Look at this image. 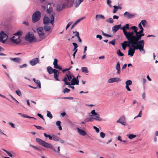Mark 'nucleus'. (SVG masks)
I'll list each match as a JSON object with an SVG mask.
<instances>
[{
	"label": "nucleus",
	"instance_id": "obj_1",
	"mask_svg": "<svg viewBox=\"0 0 158 158\" xmlns=\"http://www.w3.org/2000/svg\"><path fill=\"white\" fill-rule=\"evenodd\" d=\"M131 45H132L136 49L139 50L140 52L144 54L145 52L144 49V41L143 40H137L131 37Z\"/></svg>",
	"mask_w": 158,
	"mask_h": 158
},
{
	"label": "nucleus",
	"instance_id": "obj_2",
	"mask_svg": "<svg viewBox=\"0 0 158 158\" xmlns=\"http://www.w3.org/2000/svg\"><path fill=\"white\" fill-rule=\"evenodd\" d=\"M36 141L40 145H42L43 146L47 148L52 149L54 152L56 150L53 149V146L50 143H48L45 141L39 138L36 139Z\"/></svg>",
	"mask_w": 158,
	"mask_h": 158
},
{
	"label": "nucleus",
	"instance_id": "obj_3",
	"mask_svg": "<svg viewBox=\"0 0 158 158\" xmlns=\"http://www.w3.org/2000/svg\"><path fill=\"white\" fill-rule=\"evenodd\" d=\"M25 39L30 43L37 42V41L33 34L28 32L25 37Z\"/></svg>",
	"mask_w": 158,
	"mask_h": 158
},
{
	"label": "nucleus",
	"instance_id": "obj_4",
	"mask_svg": "<svg viewBox=\"0 0 158 158\" xmlns=\"http://www.w3.org/2000/svg\"><path fill=\"white\" fill-rule=\"evenodd\" d=\"M129 29V25L128 24H126L124 27H121V29L123 30V32L126 37L131 38L133 35L132 32H127L126 29Z\"/></svg>",
	"mask_w": 158,
	"mask_h": 158
},
{
	"label": "nucleus",
	"instance_id": "obj_5",
	"mask_svg": "<svg viewBox=\"0 0 158 158\" xmlns=\"http://www.w3.org/2000/svg\"><path fill=\"white\" fill-rule=\"evenodd\" d=\"M8 38V35L3 31L0 32V42L5 44H7L8 43L7 42Z\"/></svg>",
	"mask_w": 158,
	"mask_h": 158
},
{
	"label": "nucleus",
	"instance_id": "obj_6",
	"mask_svg": "<svg viewBox=\"0 0 158 158\" xmlns=\"http://www.w3.org/2000/svg\"><path fill=\"white\" fill-rule=\"evenodd\" d=\"M73 77V75L71 73L70 71H68V73L66 74L65 77L62 80V81L64 82L65 85H70V83L67 82L68 79L69 81H71V79L72 77Z\"/></svg>",
	"mask_w": 158,
	"mask_h": 158
},
{
	"label": "nucleus",
	"instance_id": "obj_7",
	"mask_svg": "<svg viewBox=\"0 0 158 158\" xmlns=\"http://www.w3.org/2000/svg\"><path fill=\"white\" fill-rule=\"evenodd\" d=\"M41 13L39 11L35 12L33 15L32 18V21L35 23L38 22L40 19Z\"/></svg>",
	"mask_w": 158,
	"mask_h": 158
},
{
	"label": "nucleus",
	"instance_id": "obj_8",
	"mask_svg": "<svg viewBox=\"0 0 158 158\" xmlns=\"http://www.w3.org/2000/svg\"><path fill=\"white\" fill-rule=\"evenodd\" d=\"M75 0H64L63 1V7L66 8L73 6Z\"/></svg>",
	"mask_w": 158,
	"mask_h": 158
},
{
	"label": "nucleus",
	"instance_id": "obj_9",
	"mask_svg": "<svg viewBox=\"0 0 158 158\" xmlns=\"http://www.w3.org/2000/svg\"><path fill=\"white\" fill-rule=\"evenodd\" d=\"M50 19L47 16H45L43 19L44 23V24H46L49 23L50 22L51 24L53 25L54 23V17L53 15H52L50 17Z\"/></svg>",
	"mask_w": 158,
	"mask_h": 158
},
{
	"label": "nucleus",
	"instance_id": "obj_10",
	"mask_svg": "<svg viewBox=\"0 0 158 158\" xmlns=\"http://www.w3.org/2000/svg\"><path fill=\"white\" fill-rule=\"evenodd\" d=\"M126 38L127 39L128 41H124L121 44L122 48L123 50H125L127 47H130V46L131 45V38L126 37Z\"/></svg>",
	"mask_w": 158,
	"mask_h": 158
},
{
	"label": "nucleus",
	"instance_id": "obj_11",
	"mask_svg": "<svg viewBox=\"0 0 158 158\" xmlns=\"http://www.w3.org/2000/svg\"><path fill=\"white\" fill-rule=\"evenodd\" d=\"M38 33L39 35L40 40H41L44 39L46 36L44 32V28L42 27H40L37 29Z\"/></svg>",
	"mask_w": 158,
	"mask_h": 158
},
{
	"label": "nucleus",
	"instance_id": "obj_12",
	"mask_svg": "<svg viewBox=\"0 0 158 158\" xmlns=\"http://www.w3.org/2000/svg\"><path fill=\"white\" fill-rule=\"evenodd\" d=\"M11 42L15 44H18L21 42V40L19 37L15 36H13L10 39Z\"/></svg>",
	"mask_w": 158,
	"mask_h": 158
},
{
	"label": "nucleus",
	"instance_id": "obj_13",
	"mask_svg": "<svg viewBox=\"0 0 158 158\" xmlns=\"http://www.w3.org/2000/svg\"><path fill=\"white\" fill-rule=\"evenodd\" d=\"M136 49L132 45H131V46L129 47L128 54V55H130L131 56H133Z\"/></svg>",
	"mask_w": 158,
	"mask_h": 158
},
{
	"label": "nucleus",
	"instance_id": "obj_14",
	"mask_svg": "<svg viewBox=\"0 0 158 158\" xmlns=\"http://www.w3.org/2000/svg\"><path fill=\"white\" fill-rule=\"evenodd\" d=\"M121 80L119 78L116 77L109 79L108 80V82L109 83H112L114 82H118Z\"/></svg>",
	"mask_w": 158,
	"mask_h": 158
},
{
	"label": "nucleus",
	"instance_id": "obj_15",
	"mask_svg": "<svg viewBox=\"0 0 158 158\" xmlns=\"http://www.w3.org/2000/svg\"><path fill=\"white\" fill-rule=\"evenodd\" d=\"M39 60L38 58H35L31 60L29 62V64L32 66H34L39 62Z\"/></svg>",
	"mask_w": 158,
	"mask_h": 158
},
{
	"label": "nucleus",
	"instance_id": "obj_16",
	"mask_svg": "<svg viewBox=\"0 0 158 158\" xmlns=\"http://www.w3.org/2000/svg\"><path fill=\"white\" fill-rule=\"evenodd\" d=\"M117 123H119L123 125H126L125 118L124 116H123L120 118L117 121Z\"/></svg>",
	"mask_w": 158,
	"mask_h": 158
},
{
	"label": "nucleus",
	"instance_id": "obj_17",
	"mask_svg": "<svg viewBox=\"0 0 158 158\" xmlns=\"http://www.w3.org/2000/svg\"><path fill=\"white\" fill-rule=\"evenodd\" d=\"M2 150L5 152L8 155V156L10 157H15L16 156V154L13 151H10L9 152L7 150L4 149H2Z\"/></svg>",
	"mask_w": 158,
	"mask_h": 158
},
{
	"label": "nucleus",
	"instance_id": "obj_18",
	"mask_svg": "<svg viewBox=\"0 0 158 158\" xmlns=\"http://www.w3.org/2000/svg\"><path fill=\"white\" fill-rule=\"evenodd\" d=\"M144 35V34L142 33H139V34H138V35H132L131 36L132 37L135 38L137 40H141V37Z\"/></svg>",
	"mask_w": 158,
	"mask_h": 158
},
{
	"label": "nucleus",
	"instance_id": "obj_19",
	"mask_svg": "<svg viewBox=\"0 0 158 158\" xmlns=\"http://www.w3.org/2000/svg\"><path fill=\"white\" fill-rule=\"evenodd\" d=\"M121 28V25L119 24L118 25L114 26L112 27V31L114 33H115L119 28Z\"/></svg>",
	"mask_w": 158,
	"mask_h": 158
},
{
	"label": "nucleus",
	"instance_id": "obj_20",
	"mask_svg": "<svg viewBox=\"0 0 158 158\" xmlns=\"http://www.w3.org/2000/svg\"><path fill=\"white\" fill-rule=\"evenodd\" d=\"M78 85L79 84V81L77 79L73 77L72 80H71V84L70 85Z\"/></svg>",
	"mask_w": 158,
	"mask_h": 158
},
{
	"label": "nucleus",
	"instance_id": "obj_21",
	"mask_svg": "<svg viewBox=\"0 0 158 158\" xmlns=\"http://www.w3.org/2000/svg\"><path fill=\"white\" fill-rule=\"evenodd\" d=\"M124 15L129 19L133 18L134 17L135 15L134 14H131L127 12H126L124 14Z\"/></svg>",
	"mask_w": 158,
	"mask_h": 158
},
{
	"label": "nucleus",
	"instance_id": "obj_22",
	"mask_svg": "<svg viewBox=\"0 0 158 158\" xmlns=\"http://www.w3.org/2000/svg\"><path fill=\"white\" fill-rule=\"evenodd\" d=\"M54 71L53 73H54V77L55 80L56 81H59L58 79V76L59 75V72L56 69V70H54Z\"/></svg>",
	"mask_w": 158,
	"mask_h": 158
},
{
	"label": "nucleus",
	"instance_id": "obj_23",
	"mask_svg": "<svg viewBox=\"0 0 158 158\" xmlns=\"http://www.w3.org/2000/svg\"><path fill=\"white\" fill-rule=\"evenodd\" d=\"M116 69L117 70L116 74L119 75L120 72V64L119 62H118L116 64Z\"/></svg>",
	"mask_w": 158,
	"mask_h": 158
},
{
	"label": "nucleus",
	"instance_id": "obj_24",
	"mask_svg": "<svg viewBox=\"0 0 158 158\" xmlns=\"http://www.w3.org/2000/svg\"><path fill=\"white\" fill-rule=\"evenodd\" d=\"M77 131L79 134L83 136H85L86 134V132L83 130L77 128Z\"/></svg>",
	"mask_w": 158,
	"mask_h": 158
},
{
	"label": "nucleus",
	"instance_id": "obj_25",
	"mask_svg": "<svg viewBox=\"0 0 158 158\" xmlns=\"http://www.w3.org/2000/svg\"><path fill=\"white\" fill-rule=\"evenodd\" d=\"M47 71L49 73L52 74L54 71V70H56V69H52L51 67L48 66L47 68Z\"/></svg>",
	"mask_w": 158,
	"mask_h": 158
},
{
	"label": "nucleus",
	"instance_id": "obj_26",
	"mask_svg": "<svg viewBox=\"0 0 158 158\" xmlns=\"http://www.w3.org/2000/svg\"><path fill=\"white\" fill-rule=\"evenodd\" d=\"M66 8L65 7H64L63 4V3L62 6H61L60 5H57L56 6V10L58 11H61L63 9Z\"/></svg>",
	"mask_w": 158,
	"mask_h": 158
},
{
	"label": "nucleus",
	"instance_id": "obj_27",
	"mask_svg": "<svg viewBox=\"0 0 158 158\" xmlns=\"http://www.w3.org/2000/svg\"><path fill=\"white\" fill-rule=\"evenodd\" d=\"M84 0H77L75 4L76 7H78L80 4L83 2Z\"/></svg>",
	"mask_w": 158,
	"mask_h": 158
},
{
	"label": "nucleus",
	"instance_id": "obj_28",
	"mask_svg": "<svg viewBox=\"0 0 158 158\" xmlns=\"http://www.w3.org/2000/svg\"><path fill=\"white\" fill-rule=\"evenodd\" d=\"M95 18L96 20H98L100 19H104L105 18L104 16L102 15H96Z\"/></svg>",
	"mask_w": 158,
	"mask_h": 158
},
{
	"label": "nucleus",
	"instance_id": "obj_29",
	"mask_svg": "<svg viewBox=\"0 0 158 158\" xmlns=\"http://www.w3.org/2000/svg\"><path fill=\"white\" fill-rule=\"evenodd\" d=\"M130 28L131 29L134 30L133 31H132L133 32V35H134V34L135 33L136 34V32H137V31H138V28L135 26H132Z\"/></svg>",
	"mask_w": 158,
	"mask_h": 158
},
{
	"label": "nucleus",
	"instance_id": "obj_30",
	"mask_svg": "<svg viewBox=\"0 0 158 158\" xmlns=\"http://www.w3.org/2000/svg\"><path fill=\"white\" fill-rule=\"evenodd\" d=\"M44 28L45 31L46 32H51V28L49 26L47 25L44 26Z\"/></svg>",
	"mask_w": 158,
	"mask_h": 158
},
{
	"label": "nucleus",
	"instance_id": "obj_31",
	"mask_svg": "<svg viewBox=\"0 0 158 158\" xmlns=\"http://www.w3.org/2000/svg\"><path fill=\"white\" fill-rule=\"evenodd\" d=\"M33 80L35 83L37 84L39 88H41V86L40 81L38 80H36L35 78H33Z\"/></svg>",
	"mask_w": 158,
	"mask_h": 158
},
{
	"label": "nucleus",
	"instance_id": "obj_32",
	"mask_svg": "<svg viewBox=\"0 0 158 158\" xmlns=\"http://www.w3.org/2000/svg\"><path fill=\"white\" fill-rule=\"evenodd\" d=\"M10 59L11 60L16 62H19L21 60L20 58L19 57L15 58H11Z\"/></svg>",
	"mask_w": 158,
	"mask_h": 158
},
{
	"label": "nucleus",
	"instance_id": "obj_33",
	"mask_svg": "<svg viewBox=\"0 0 158 158\" xmlns=\"http://www.w3.org/2000/svg\"><path fill=\"white\" fill-rule=\"evenodd\" d=\"M89 115L90 116L92 117L93 115H97V113L95 112V110H94L91 111V113H89Z\"/></svg>",
	"mask_w": 158,
	"mask_h": 158
},
{
	"label": "nucleus",
	"instance_id": "obj_34",
	"mask_svg": "<svg viewBox=\"0 0 158 158\" xmlns=\"http://www.w3.org/2000/svg\"><path fill=\"white\" fill-rule=\"evenodd\" d=\"M60 138L57 136L53 135V140L56 141H58L59 140Z\"/></svg>",
	"mask_w": 158,
	"mask_h": 158
},
{
	"label": "nucleus",
	"instance_id": "obj_35",
	"mask_svg": "<svg viewBox=\"0 0 158 158\" xmlns=\"http://www.w3.org/2000/svg\"><path fill=\"white\" fill-rule=\"evenodd\" d=\"M127 136L130 139H132L133 138L136 137V136L135 135L133 134H130V135H127Z\"/></svg>",
	"mask_w": 158,
	"mask_h": 158
},
{
	"label": "nucleus",
	"instance_id": "obj_36",
	"mask_svg": "<svg viewBox=\"0 0 158 158\" xmlns=\"http://www.w3.org/2000/svg\"><path fill=\"white\" fill-rule=\"evenodd\" d=\"M44 135L45 137H48L50 140H51L53 139V135L51 136L50 135H48L46 133H44Z\"/></svg>",
	"mask_w": 158,
	"mask_h": 158
},
{
	"label": "nucleus",
	"instance_id": "obj_37",
	"mask_svg": "<svg viewBox=\"0 0 158 158\" xmlns=\"http://www.w3.org/2000/svg\"><path fill=\"white\" fill-rule=\"evenodd\" d=\"M22 31H19L15 33L14 35L15 36L19 37V38H20V36L22 35Z\"/></svg>",
	"mask_w": 158,
	"mask_h": 158
},
{
	"label": "nucleus",
	"instance_id": "obj_38",
	"mask_svg": "<svg viewBox=\"0 0 158 158\" xmlns=\"http://www.w3.org/2000/svg\"><path fill=\"white\" fill-rule=\"evenodd\" d=\"M81 70L82 72H85V73H89V71L87 69V68L86 67H83L81 68Z\"/></svg>",
	"mask_w": 158,
	"mask_h": 158
},
{
	"label": "nucleus",
	"instance_id": "obj_39",
	"mask_svg": "<svg viewBox=\"0 0 158 158\" xmlns=\"http://www.w3.org/2000/svg\"><path fill=\"white\" fill-rule=\"evenodd\" d=\"M85 119V122H92L94 120V118L93 117H89Z\"/></svg>",
	"mask_w": 158,
	"mask_h": 158
},
{
	"label": "nucleus",
	"instance_id": "obj_40",
	"mask_svg": "<svg viewBox=\"0 0 158 158\" xmlns=\"http://www.w3.org/2000/svg\"><path fill=\"white\" fill-rule=\"evenodd\" d=\"M95 118H94V120H98L99 121H100L102 120V118H101L99 116V115L98 114H97V115H95Z\"/></svg>",
	"mask_w": 158,
	"mask_h": 158
},
{
	"label": "nucleus",
	"instance_id": "obj_41",
	"mask_svg": "<svg viewBox=\"0 0 158 158\" xmlns=\"http://www.w3.org/2000/svg\"><path fill=\"white\" fill-rule=\"evenodd\" d=\"M47 117H49L50 118L52 119V118L53 116L51 112L48 111H47Z\"/></svg>",
	"mask_w": 158,
	"mask_h": 158
},
{
	"label": "nucleus",
	"instance_id": "obj_42",
	"mask_svg": "<svg viewBox=\"0 0 158 158\" xmlns=\"http://www.w3.org/2000/svg\"><path fill=\"white\" fill-rule=\"evenodd\" d=\"M106 21L110 23H113L114 21L112 18H110L106 20Z\"/></svg>",
	"mask_w": 158,
	"mask_h": 158
},
{
	"label": "nucleus",
	"instance_id": "obj_43",
	"mask_svg": "<svg viewBox=\"0 0 158 158\" xmlns=\"http://www.w3.org/2000/svg\"><path fill=\"white\" fill-rule=\"evenodd\" d=\"M125 84H126V85H127L128 86L132 84V82L130 80H128L126 81Z\"/></svg>",
	"mask_w": 158,
	"mask_h": 158
},
{
	"label": "nucleus",
	"instance_id": "obj_44",
	"mask_svg": "<svg viewBox=\"0 0 158 158\" xmlns=\"http://www.w3.org/2000/svg\"><path fill=\"white\" fill-rule=\"evenodd\" d=\"M117 53L118 54V55L122 56L124 55V54L121 52V51L119 49L117 51Z\"/></svg>",
	"mask_w": 158,
	"mask_h": 158
},
{
	"label": "nucleus",
	"instance_id": "obj_45",
	"mask_svg": "<svg viewBox=\"0 0 158 158\" xmlns=\"http://www.w3.org/2000/svg\"><path fill=\"white\" fill-rule=\"evenodd\" d=\"M62 98L63 99H69L70 100H72L73 99V98L71 97H64V98Z\"/></svg>",
	"mask_w": 158,
	"mask_h": 158
},
{
	"label": "nucleus",
	"instance_id": "obj_46",
	"mask_svg": "<svg viewBox=\"0 0 158 158\" xmlns=\"http://www.w3.org/2000/svg\"><path fill=\"white\" fill-rule=\"evenodd\" d=\"M29 146L30 147H32V148L35 149H36V150H37L38 151H40L41 150H40V148L39 147L35 146H33V145H32L31 144H30L29 145Z\"/></svg>",
	"mask_w": 158,
	"mask_h": 158
},
{
	"label": "nucleus",
	"instance_id": "obj_47",
	"mask_svg": "<svg viewBox=\"0 0 158 158\" xmlns=\"http://www.w3.org/2000/svg\"><path fill=\"white\" fill-rule=\"evenodd\" d=\"M85 17H83L82 18H80L79 19H77L76 22V23L77 24L78 23L80 22V21H81L82 20H83V19H85Z\"/></svg>",
	"mask_w": 158,
	"mask_h": 158
},
{
	"label": "nucleus",
	"instance_id": "obj_48",
	"mask_svg": "<svg viewBox=\"0 0 158 158\" xmlns=\"http://www.w3.org/2000/svg\"><path fill=\"white\" fill-rule=\"evenodd\" d=\"M113 7L114 9L113 11V13H115L118 10V7L115 6H114Z\"/></svg>",
	"mask_w": 158,
	"mask_h": 158
},
{
	"label": "nucleus",
	"instance_id": "obj_49",
	"mask_svg": "<svg viewBox=\"0 0 158 158\" xmlns=\"http://www.w3.org/2000/svg\"><path fill=\"white\" fill-rule=\"evenodd\" d=\"M140 23H141L143 25V27H145L146 23L147 22L145 20H142Z\"/></svg>",
	"mask_w": 158,
	"mask_h": 158
},
{
	"label": "nucleus",
	"instance_id": "obj_50",
	"mask_svg": "<svg viewBox=\"0 0 158 158\" xmlns=\"http://www.w3.org/2000/svg\"><path fill=\"white\" fill-rule=\"evenodd\" d=\"M100 136L101 138L103 139L105 137V134L104 133L101 132L100 133Z\"/></svg>",
	"mask_w": 158,
	"mask_h": 158
},
{
	"label": "nucleus",
	"instance_id": "obj_51",
	"mask_svg": "<svg viewBox=\"0 0 158 158\" xmlns=\"http://www.w3.org/2000/svg\"><path fill=\"white\" fill-rule=\"evenodd\" d=\"M109 44H112L114 46L115 44V39H114L111 41L109 42Z\"/></svg>",
	"mask_w": 158,
	"mask_h": 158
},
{
	"label": "nucleus",
	"instance_id": "obj_52",
	"mask_svg": "<svg viewBox=\"0 0 158 158\" xmlns=\"http://www.w3.org/2000/svg\"><path fill=\"white\" fill-rule=\"evenodd\" d=\"M70 91L69 89L66 88L63 91V93L65 94L66 93H69Z\"/></svg>",
	"mask_w": 158,
	"mask_h": 158
},
{
	"label": "nucleus",
	"instance_id": "obj_53",
	"mask_svg": "<svg viewBox=\"0 0 158 158\" xmlns=\"http://www.w3.org/2000/svg\"><path fill=\"white\" fill-rule=\"evenodd\" d=\"M54 67L55 69H59L60 70H61L62 69L61 67L58 66V64H56V65H54Z\"/></svg>",
	"mask_w": 158,
	"mask_h": 158
},
{
	"label": "nucleus",
	"instance_id": "obj_54",
	"mask_svg": "<svg viewBox=\"0 0 158 158\" xmlns=\"http://www.w3.org/2000/svg\"><path fill=\"white\" fill-rule=\"evenodd\" d=\"M52 11V7L49 8L48 9H47V11L48 13H50Z\"/></svg>",
	"mask_w": 158,
	"mask_h": 158
},
{
	"label": "nucleus",
	"instance_id": "obj_55",
	"mask_svg": "<svg viewBox=\"0 0 158 158\" xmlns=\"http://www.w3.org/2000/svg\"><path fill=\"white\" fill-rule=\"evenodd\" d=\"M15 92L16 93V94L19 95V96H21L22 94L21 92L19 90H16Z\"/></svg>",
	"mask_w": 158,
	"mask_h": 158
},
{
	"label": "nucleus",
	"instance_id": "obj_56",
	"mask_svg": "<svg viewBox=\"0 0 158 158\" xmlns=\"http://www.w3.org/2000/svg\"><path fill=\"white\" fill-rule=\"evenodd\" d=\"M73 23L72 22H69L66 26V29L67 30L69 27Z\"/></svg>",
	"mask_w": 158,
	"mask_h": 158
},
{
	"label": "nucleus",
	"instance_id": "obj_57",
	"mask_svg": "<svg viewBox=\"0 0 158 158\" xmlns=\"http://www.w3.org/2000/svg\"><path fill=\"white\" fill-rule=\"evenodd\" d=\"M143 29H140V30L139 31H137V32H136L135 35H138V34H139V33H143Z\"/></svg>",
	"mask_w": 158,
	"mask_h": 158
},
{
	"label": "nucleus",
	"instance_id": "obj_58",
	"mask_svg": "<svg viewBox=\"0 0 158 158\" xmlns=\"http://www.w3.org/2000/svg\"><path fill=\"white\" fill-rule=\"evenodd\" d=\"M72 44L74 47V49L73 50V51H74L78 47V46L77 44L75 43H73Z\"/></svg>",
	"mask_w": 158,
	"mask_h": 158
},
{
	"label": "nucleus",
	"instance_id": "obj_59",
	"mask_svg": "<svg viewBox=\"0 0 158 158\" xmlns=\"http://www.w3.org/2000/svg\"><path fill=\"white\" fill-rule=\"evenodd\" d=\"M142 111L141 110L139 112V114L138 115H137V116H135V118H137V117H141V114H142Z\"/></svg>",
	"mask_w": 158,
	"mask_h": 158
},
{
	"label": "nucleus",
	"instance_id": "obj_60",
	"mask_svg": "<svg viewBox=\"0 0 158 158\" xmlns=\"http://www.w3.org/2000/svg\"><path fill=\"white\" fill-rule=\"evenodd\" d=\"M27 66V64H24L22 65H20L19 67L20 68H26Z\"/></svg>",
	"mask_w": 158,
	"mask_h": 158
},
{
	"label": "nucleus",
	"instance_id": "obj_61",
	"mask_svg": "<svg viewBox=\"0 0 158 158\" xmlns=\"http://www.w3.org/2000/svg\"><path fill=\"white\" fill-rule=\"evenodd\" d=\"M73 33H76V34L75 35V36H77V37L79 36V34L78 31H75V32L73 31Z\"/></svg>",
	"mask_w": 158,
	"mask_h": 158
},
{
	"label": "nucleus",
	"instance_id": "obj_62",
	"mask_svg": "<svg viewBox=\"0 0 158 158\" xmlns=\"http://www.w3.org/2000/svg\"><path fill=\"white\" fill-rule=\"evenodd\" d=\"M34 126L37 129H42L43 130H44V128H42V127L40 126H36V125H34Z\"/></svg>",
	"mask_w": 158,
	"mask_h": 158
},
{
	"label": "nucleus",
	"instance_id": "obj_63",
	"mask_svg": "<svg viewBox=\"0 0 158 158\" xmlns=\"http://www.w3.org/2000/svg\"><path fill=\"white\" fill-rule=\"evenodd\" d=\"M93 128L95 130V131L97 133H98L99 131V129L95 126H94Z\"/></svg>",
	"mask_w": 158,
	"mask_h": 158
},
{
	"label": "nucleus",
	"instance_id": "obj_64",
	"mask_svg": "<svg viewBox=\"0 0 158 158\" xmlns=\"http://www.w3.org/2000/svg\"><path fill=\"white\" fill-rule=\"evenodd\" d=\"M111 2L110 0H107V4L110 7L111 6Z\"/></svg>",
	"mask_w": 158,
	"mask_h": 158
}]
</instances>
